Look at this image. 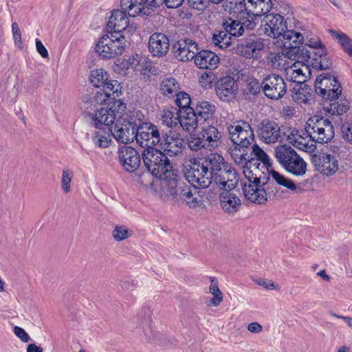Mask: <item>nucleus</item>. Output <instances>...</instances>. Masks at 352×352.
<instances>
[{"label":"nucleus","mask_w":352,"mask_h":352,"mask_svg":"<svg viewBox=\"0 0 352 352\" xmlns=\"http://www.w3.org/2000/svg\"><path fill=\"white\" fill-rule=\"evenodd\" d=\"M212 40L214 45L222 50L227 49L232 44L231 36L225 30L219 31L218 34H214Z\"/></svg>","instance_id":"nucleus-43"},{"label":"nucleus","mask_w":352,"mask_h":352,"mask_svg":"<svg viewBox=\"0 0 352 352\" xmlns=\"http://www.w3.org/2000/svg\"><path fill=\"white\" fill-rule=\"evenodd\" d=\"M220 204L222 209L227 212H237L241 205V199L235 194L222 192L220 195Z\"/></svg>","instance_id":"nucleus-36"},{"label":"nucleus","mask_w":352,"mask_h":352,"mask_svg":"<svg viewBox=\"0 0 352 352\" xmlns=\"http://www.w3.org/2000/svg\"><path fill=\"white\" fill-rule=\"evenodd\" d=\"M164 186L166 188L168 193L171 196H177L179 191V188L186 184L178 179V175L174 174L171 169L168 170L166 174H163Z\"/></svg>","instance_id":"nucleus-35"},{"label":"nucleus","mask_w":352,"mask_h":352,"mask_svg":"<svg viewBox=\"0 0 352 352\" xmlns=\"http://www.w3.org/2000/svg\"><path fill=\"white\" fill-rule=\"evenodd\" d=\"M305 45L309 47L317 49L318 51L314 52V56L311 58V60L308 62L300 60L297 63H301L302 65H305L308 70V78H310L311 76V70L310 66L317 71H322L330 69L332 65V57L327 52V49L324 43L320 40L314 41L311 38L305 43ZM310 60V58L309 59Z\"/></svg>","instance_id":"nucleus-11"},{"label":"nucleus","mask_w":352,"mask_h":352,"mask_svg":"<svg viewBox=\"0 0 352 352\" xmlns=\"http://www.w3.org/2000/svg\"><path fill=\"white\" fill-rule=\"evenodd\" d=\"M265 155H267V153L257 144H254L252 145V151L248 154L250 157H253V155H254V158H257L260 160H262Z\"/></svg>","instance_id":"nucleus-57"},{"label":"nucleus","mask_w":352,"mask_h":352,"mask_svg":"<svg viewBox=\"0 0 352 352\" xmlns=\"http://www.w3.org/2000/svg\"><path fill=\"white\" fill-rule=\"evenodd\" d=\"M321 120L322 116H314L309 118L305 124V129L307 133V136L309 138L310 140H311L313 143L309 144V143H303L297 140L295 138V136L298 135V130L296 128H294L290 134L287 135V140L298 150L303 151L307 153H314L316 149V143H318V141L315 137L312 136L311 133H316L317 128L322 127Z\"/></svg>","instance_id":"nucleus-12"},{"label":"nucleus","mask_w":352,"mask_h":352,"mask_svg":"<svg viewBox=\"0 0 352 352\" xmlns=\"http://www.w3.org/2000/svg\"><path fill=\"white\" fill-rule=\"evenodd\" d=\"M175 112L170 110L164 111V113L162 115V122L164 124H166L167 126L170 128H173V126H177L179 122L178 120H175Z\"/></svg>","instance_id":"nucleus-52"},{"label":"nucleus","mask_w":352,"mask_h":352,"mask_svg":"<svg viewBox=\"0 0 352 352\" xmlns=\"http://www.w3.org/2000/svg\"><path fill=\"white\" fill-rule=\"evenodd\" d=\"M107 94L110 97L116 96L120 97L122 94V86L116 80H111L107 78V80L102 84L101 88L96 91L93 97L89 95H85L83 98V101L86 103L95 104V98L97 95Z\"/></svg>","instance_id":"nucleus-28"},{"label":"nucleus","mask_w":352,"mask_h":352,"mask_svg":"<svg viewBox=\"0 0 352 352\" xmlns=\"http://www.w3.org/2000/svg\"><path fill=\"white\" fill-rule=\"evenodd\" d=\"M14 332L15 335L23 342H28L30 339L29 335L22 327L15 326L14 327Z\"/></svg>","instance_id":"nucleus-58"},{"label":"nucleus","mask_w":352,"mask_h":352,"mask_svg":"<svg viewBox=\"0 0 352 352\" xmlns=\"http://www.w3.org/2000/svg\"><path fill=\"white\" fill-rule=\"evenodd\" d=\"M137 317L140 328L143 329L144 334H146V329H151L153 321L150 309L148 307H143L138 314Z\"/></svg>","instance_id":"nucleus-42"},{"label":"nucleus","mask_w":352,"mask_h":352,"mask_svg":"<svg viewBox=\"0 0 352 352\" xmlns=\"http://www.w3.org/2000/svg\"><path fill=\"white\" fill-rule=\"evenodd\" d=\"M314 91L321 98L322 102L339 99L342 91L338 77L331 72L322 73L317 76L314 82Z\"/></svg>","instance_id":"nucleus-7"},{"label":"nucleus","mask_w":352,"mask_h":352,"mask_svg":"<svg viewBox=\"0 0 352 352\" xmlns=\"http://www.w3.org/2000/svg\"><path fill=\"white\" fill-rule=\"evenodd\" d=\"M261 166L260 160L257 158H254V157H250V155L247 156L246 160L243 165V174L245 176H247V174L250 175L251 173H254L253 170L258 169Z\"/></svg>","instance_id":"nucleus-49"},{"label":"nucleus","mask_w":352,"mask_h":352,"mask_svg":"<svg viewBox=\"0 0 352 352\" xmlns=\"http://www.w3.org/2000/svg\"><path fill=\"white\" fill-rule=\"evenodd\" d=\"M299 87H293L289 90L293 100L298 104H306L309 100L315 98L316 93L311 87L306 83Z\"/></svg>","instance_id":"nucleus-33"},{"label":"nucleus","mask_w":352,"mask_h":352,"mask_svg":"<svg viewBox=\"0 0 352 352\" xmlns=\"http://www.w3.org/2000/svg\"><path fill=\"white\" fill-rule=\"evenodd\" d=\"M113 124L104 125L100 124L97 128L98 131H95L93 134L92 140L96 146L99 148H107L111 142V136L113 130Z\"/></svg>","instance_id":"nucleus-30"},{"label":"nucleus","mask_w":352,"mask_h":352,"mask_svg":"<svg viewBox=\"0 0 352 352\" xmlns=\"http://www.w3.org/2000/svg\"><path fill=\"white\" fill-rule=\"evenodd\" d=\"M274 157L287 173L294 176H303L307 172V162L287 144L277 146L274 148Z\"/></svg>","instance_id":"nucleus-6"},{"label":"nucleus","mask_w":352,"mask_h":352,"mask_svg":"<svg viewBox=\"0 0 352 352\" xmlns=\"http://www.w3.org/2000/svg\"><path fill=\"white\" fill-rule=\"evenodd\" d=\"M118 98L110 97L104 93L96 96L95 104L104 107L97 109L94 113L91 114L95 128H98L100 124H113L117 114L122 113L126 109V103L124 102V100Z\"/></svg>","instance_id":"nucleus-5"},{"label":"nucleus","mask_w":352,"mask_h":352,"mask_svg":"<svg viewBox=\"0 0 352 352\" xmlns=\"http://www.w3.org/2000/svg\"><path fill=\"white\" fill-rule=\"evenodd\" d=\"M217 78L212 72H204L201 76V82L212 85Z\"/></svg>","instance_id":"nucleus-62"},{"label":"nucleus","mask_w":352,"mask_h":352,"mask_svg":"<svg viewBox=\"0 0 352 352\" xmlns=\"http://www.w3.org/2000/svg\"><path fill=\"white\" fill-rule=\"evenodd\" d=\"M178 88L177 81L174 78H166L163 80L161 84V90L164 95L173 94Z\"/></svg>","instance_id":"nucleus-48"},{"label":"nucleus","mask_w":352,"mask_h":352,"mask_svg":"<svg viewBox=\"0 0 352 352\" xmlns=\"http://www.w3.org/2000/svg\"><path fill=\"white\" fill-rule=\"evenodd\" d=\"M226 173L228 175H232L233 178H230L229 176L226 178L223 175H221L218 173H215L214 175V181L217 184H219L221 189L226 191L227 193L236 188L238 184L239 179H237L238 174L235 169L231 166L226 170Z\"/></svg>","instance_id":"nucleus-31"},{"label":"nucleus","mask_w":352,"mask_h":352,"mask_svg":"<svg viewBox=\"0 0 352 352\" xmlns=\"http://www.w3.org/2000/svg\"><path fill=\"white\" fill-rule=\"evenodd\" d=\"M222 27L231 37H239L243 35V29L236 18L228 17L223 19Z\"/></svg>","instance_id":"nucleus-38"},{"label":"nucleus","mask_w":352,"mask_h":352,"mask_svg":"<svg viewBox=\"0 0 352 352\" xmlns=\"http://www.w3.org/2000/svg\"><path fill=\"white\" fill-rule=\"evenodd\" d=\"M342 132L344 138L348 142L352 144V116L342 126Z\"/></svg>","instance_id":"nucleus-53"},{"label":"nucleus","mask_w":352,"mask_h":352,"mask_svg":"<svg viewBox=\"0 0 352 352\" xmlns=\"http://www.w3.org/2000/svg\"><path fill=\"white\" fill-rule=\"evenodd\" d=\"M119 162L123 169L128 173H137L142 170V157L139 152L131 146H124L118 151Z\"/></svg>","instance_id":"nucleus-17"},{"label":"nucleus","mask_w":352,"mask_h":352,"mask_svg":"<svg viewBox=\"0 0 352 352\" xmlns=\"http://www.w3.org/2000/svg\"><path fill=\"white\" fill-rule=\"evenodd\" d=\"M331 34L338 39L342 50L352 58V38L345 33L333 30H331Z\"/></svg>","instance_id":"nucleus-39"},{"label":"nucleus","mask_w":352,"mask_h":352,"mask_svg":"<svg viewBox=\"0 0 352 352\" xmlns=\"http://www.w3.org/2000/svg\"><path fill=\"white\" fill-rule=\"evenodd\" d=\"M188 40L187 38L178 40L173 45V53L174 56L181 61L189 60V57L191 56L188 49Z\"/></svg>","instance_id":"nucleus-37"},{"label":"nucleus","mask_w":352,"mask_h":352,"mask_svg":"<svg viewBox=\"0 0 352 352\" xmlns=\"http://www.w3.org/2000/svg\"><path fill=\"white\" fill-rule=\"evenodd\" d=\"M328 100L327 102H322L324 111L331 116H342L349 109V102L345 98L340 99Z\"/></svg>","instance_id":"nucleus-32"},{"label":"nucleus","mask_w":352,"mask_h":352,"mask_svg":"<svg viewBox=\"0 0 352 352\" xmlns=\"http://www.w3.org/2000/svg\"><path fill=\"white\" fill-rule=\"evenodd\" d=\"M256 283L258 285L262 286L263 287L266 288L267 289H274L276 288L274 283L271 280L259 278L258 280H256Z\"/></svg>","instance_id":"nucleus-63"},{"label":"nucleus","mask_w":352,"mask_h":352,"mask_svg":"<svg viewBox=\"0 0 352 352\" xmlns=\"http://www.w3.org/2000/svg\"><path fill=\"white\" fill-rule=\"evenodd\" d=\"M220 61L219 57L212 51L201 50L195 60L196 66L200 69H214Z\"/></svg>","instance_id":"nucleus-29"},{"label":"nucleus","mask_w":352,"mask_h":352,"mask_svg":"<svg viewBox=\"0 0 352 352\" xmlns=\"http://www.w3.org/2000/svg\"><path fill=\"white\" fill-rule=\"evenodd\" d=\"M12 31L15 45L18 48L22 49L23 45L21 41V31L18 24L15 22L12 24Z\"/></svg>","instance_id":"nucleus-56"},{"label":"nucleus","mask_w":352,"mask_h":352,"mask_svg":"<svg viewBox=\"0 0 352 352\" xmlns=\"http://www.w3.org/2000/svg\"><path fill=\"white\" fill-rule=\"evenodd\" d=\"M133 234L132 230H128L124 226H116L112 234L116 241H123L130 237Z\"/></svg>","instance_id":"nucleus-50"},{"label":"nucleus","mask_w":352,"mask_h":352,"mask_svg":"<svg viewBox=\"0 0 352 352\" xmlns=\"http://www.w3.org/2000/svg\"><path fill=\"white\" fill-rule=\"evenodd\" d=\"M321 125L327 129V135L318 137L317 138L318 143L324 144L330 142L334 137V128L331 122L329 119H324L322 116Z\"/></svg>","instance_id":"nucleus-46"},{"label":"nucleus","mask_w":352,"mask_h":352,"mask_svg":"<svg viewBox=\"0 0 352 352\" xmlns=\"http://www.w3.org/2000/svg\"><path fill=\"white\" fill-rule=\"evenodd\" d=\"M247 182H241V186L245 199L258 205H264L267 201V196L274 193L273 190L266 192L262 184L261 175L256 172L245 176Z\"/></svg>","instance_id":"nucleus-8"},{"label":"nucleus","mask_w":352,"mask_h":352,"mask_svg":"<svg viewBox=\"0 0 352 352\" xmlns=\"http://www.w3.org/2000/svg\"><path fill=\"white\" fill-rule=\"evenodd\" d=\"M211 284L210 292L213 295L210 300V304L214 307L218 306L223 300V294L218 287V281L216 278L210 277Z\"/></svg>","instance_id":"nucleus-45"},{"label":"nucleus","mask_w":352,"mask_h":352,"mask_svg":"<svg viewBox=\"0 0 352 352\" xmlns=\"http://www.w3.org/2000/svg\"><path fill=\"white\" fill-rule=\"evenodd\" d=\"M164 0H122V4L131 11L136 8L138 11L131 12L132 16H151L153 12L164 3Z\"/></svg>","instance_id":"nucleus-21"},{"label":"nucleus","mask_w":352,"mask_h":352,"mask_svg":"<svg viewBox=\"0 0 352 352\" xmlns=\"http://www.w3.org/2000/svg\"><path fill=\"white\" fill-rule=\"evenodd\" d=\"M144 148L142 151L141 156L144 164V169L137 173L138 182L146 186L149 182L147 179L155 177L162 179L163 174L168 172L172 168L170 160L161 150L155 140L151 139V136L148 138L145 142L142 144Z\"/></svg>","instance_id":"nucleus-4"},{"label":"nucleus","mask_w":352,"mask_h":352,"mask_svg":"<svg viewBox=\"0 0 352 352\" xmlns=\"http://www.w3.org/2000/svg\"><path fill=\"white\" fill-rule=\"evenodd\" d=\"M238 88L236 80L231 76H223L215 83L216 94L223 102H230L234 99Z\"/></svg>","instance_id":"nucleus-22"},{"label":"nucleus","mask_w":352,"mask_h":352,"mask_svg":"<svg viewBox=\"0 0 352 352\" xmlns=\"http://www.w3.org/2000/svg\"><path fill=\"white\" fill-rule=\"evenodd\" d=\"M121 9H114L111 11V14L109 17V21L107 24V29L109 33L113 32L115 34H122V32L124 31L129 24V16L136 17L137 16H132L131 12L138 11L136 8H132L130 11L129 8L126 9L122 4L120 1Z\"/></svg>","instance_id":"nucleus-16"},{"label":"nucleus","mask_w":352,"mask_h":352,"mask_svg":"<svg viewBox=\"0 0 352 352\" xmlns=\"http://www.w3.org/2000/svg\"><path fill=\"white\" fill-rule=\"evenodd\" d=\"M192 110L190 111V124L188 129L190 132L186 143L191 151H198L202 148L211 151V148L217 146V142L221 140V135L213 125H205L206 122L212 119L216 111L215 106L207 100H198L192 103Z\"/></svg>","instance_id":"nucleus-2"},{"label":"nucleus","mask_w":352,"mask_h":352,"mask_svg":"<svg viewBox=\"0 0 352 352\" xmlns=\"http://www.w3.org/2000/svg\"><path fill=\"white\" fill-rule=\"evenodd\" d=\"M311 162L315 170L326 176L333 175L338 170V162L336 157L322 151L311 154Z\"/></svg>","instance_id":"nucleus-18"},{"label":"nucleus","mask_w":352,"mask_h":352,"mask_svg":"<svg viewBox=\"0 0 352 352\" xmlns=\"http://www.w3.org/2000/svg\"><path fill=\"white\" fill-rule=\"evenodd\" d=\"M223 6L226 10L232 14V16H235L238 13L247 11L248 8L245 0H225Z\"/></svg>","instance_id":"nucleus-40"},{"label":"nucleus","mask_w":352,"mask_h":352,"mask_svg":"<svg viewBox=\"0 0 352 352\" xmlns=\"http://www.w3.org/2000/svg\"><path fill=\"white\" fill-rule=\"evenodd\" d=\"M72 178V173L69 170L63 171L61 185L63 191L66 193L70 191V183Z\"/></svg>","instance_id":"nucleus-54"},{"label":"nucleus","mask_w":352,"mask_h":352,"mask_svg":"<svg viewBox=\"0 0 352 352\" xmlns=\"http://www.w3.org/2000/svg\"><path fill=\"white\" fill-rule=\"evenodd\" d=\"M259 85V82L256 78H252L250 82L247 84V87L244 89V94L257 96L260 91L262 86Z\"/></svg>","instance_id":"nucleus-51"},{"label":"nucleus","mask_w":352,"mask_h":352,"mask_svg":"<svg viewBox=\"0 0 352 352\" xmlns=\"http://www.w3.org/2000/svg\"><path fill=\"white\" fill-rule=\"evenodd\" d=\"M203 157L194 158L190 169H187L185 177L188 182L197 184L202 188H208L211 184V179L214 177L212 173H209L201 160Z\"/></svg>","instance_id":"nucleus-14"},{"label":"nucleus","mask_w":352,"mask_h":352,"mask_svg":"<svg viewBox=\"0 0 352 352\" xmlns=\"http://www.w3.org/2000/svg\"><path fill=\"white\" fill-rule=\"evenodd\" d=\"M109 74L103 68L91 70L89 77V82L96 88L100 89L102 84L107 80Z\"/></svg>","instance_id":"nucleus-41"},{"label":"nucleus","mask_w":352,"mask_h":352,"mask_svg":"<svg viewBox=\"0 0 352 352\" xmlns=\"http://www.w3.org/2000/svg\"><path fill=\"white\" fill-rule=\"evenodd\" d=\"M120 285L124 290L132 291L137 287L138 283L136 281L129 278L125 280L121 281Z\"/></svg>","instance_id":"nucleus-59"},{"label":"nucleus","mask_w":352,"mask_h":352,"mask_svg":"<svg viewBox=\"0 0 352 352\" xmlns=\"http://www.w3.org/2000/svg\"><path fill=\"white\" fill-rule=\"evenodd\" d=\"M238 122L241 123V125H231L228 127L230 138L234 145L239 146L241 148H248L254 140V130L245 120H239Z\"/></svg>","instance_id":"nucleus-15"},{"label":"nucleus","mask_w":352,"mask_h":352,"mask_svg":"<svg viewBox=\"0 0 352 352\" xmlns=\"http://www.w3.org/2000/svg\"><path fill=\"white\" fill-rule=\"evenodd\" d=\"M203 160L204 165L206 166L208 171L212 174L214 171H221L222 166L225 170L230 166V164L225 162L224 158L217 153H210Z\"/></svg>","instance_id":"nucleus-34"},{"label":"nucleus","mask_w":352,"mask_h":352,"mask_svg":"<svg viewBox=\"0 0 352 352\" xmlns=\"http://www.w3.org/2000/svg\"><path fill=\"white\" fill-rule=\"evenodd\" d=\"M272 7V0H268L259 10L254 11L248 8L247 11L236 14L234 17L238 19L241 23L243 29V34H249V32L253 30L258 23L261 22L262 16L270 12Z\"/></svg>","instance_id":"nucleus-13"},{"label":"nucleus","mask_w":352,"mask_h":352,"mask_svg":"<svg viewBox=\"0 0 352 352\" xmlns=\"http://www.w3.org/2000/svg\"><path fill=\"white\" fill-rule=\"evenodd\" d=\"M176 96L175 104L178 109L175 108L177 114L175 120H179L183 129H188L190 124L188 121L189 122L190 120L189 117L190 111L192 110V103L195 102H192L190 96L184 91H180Z\"/></svg>","instance_id":"nucleus-20"},{"label":"nucleus","mask_w":352,"mask_h":352,"mask_svg":"<svg viewBox=\"0 0 352 352\" xmlns=\"http://www.w3.org/2000/svg\"><path fill=\"white\" fill-rule=\"evenodd\" d=\"M267 1L268 0H245V3L248 4L247 7H248L249 9H258V10H259L261 7L264 6Z\"/></svg>","instance_id":"nucleus-60"},{"label":"nucleus","mask_w":352,"mask_h":352,"mask_svg":"<svg viewBox=\"0 0 352 352\" xmlns=\"http://www.w3.org/2000/svg\"><path fill=\"white\" fill-rule=\"evenodd\" d=\"M260 175H261L262 179L261 186H263L264 188H266V192L270 191V185L268 184L270 177H272L279 186H282L292 191L297 190L296 185L292 179L286 177L274 169H271L270 171L267 172H261Z\"/></svg>","instance_id":"nucleus-27"},{"label":"nucleus","mask_w":352,"mask_h":352,"mask_svg":"<svg viewBox=\"0 0 352 352\" xmlns=\"http://www.w3.org/2000/svg\"><path fill=\"white\" fill-rule=\"evenodd\" d=\"M125 42L124 34L108 32L99 38L95 46V52L103 59L115 58L124 52Z\"/></svg>","instance_id":"nucleus-9"},{"label":"nucleus","mask_w":352,"mask_h":352,"mask_svg":"<svg viewBox=\"0 0 352 352\" xmlns=\"http://www.w3.org/2000/svg\"><path fill=\"white\" fill-rule=\"evenodd\" d=\"M234 146V148L232 150V152L230 153L231 156L236 164L241 165L243 166L248 155L247 151L248 148H241V146Z\"/></svg>","instance_id":"nucleus-47"},{"label":"nucleus","mask_w":352,"mask_h":352,"mask_svg":"<svg viewBox=\"0 0 352 352\" xmlns=\"http://www.w3.org/2000/svg\"><path fill=\"white\" fill-rule=\"evenodd\" d=\"M205 0H189L188 6L197 10H201L206 6L204 5Z\"/></svg>","instance_id":"nucleus-64"},{"label":"nucleus","mask_w":352,"mask_h":352,"mask_svg":"<svg viewBox=\"0 0 352 352\" xmlns=\"http://www.w3.org/2000/svg\"><path fill=\"white\" fill-rule=\"evenodd\" d=\"M263 16L257 34L272 38H282L285 41L280 47L285 57L293 60L308 62L311 52L302 46L305 41L302 34L289 29L286 19L279 14L269 12Z\"/></svg>","instance_id":"nucleus-1"},{"label":"nucleus","mask_w":352,"mask_h":352,"mask_svg":"<svg viewBox=\"0 0 352 352\" xmlns=\"http://www.w3.org/2000/svg\"><path fill=\"white\" fill-rule=\"evenodd\" d=\"M257 133L260 140L266 144L275 143L281 137L278 124L268 118L261 122Z\"/></svg>","instance_id":"nucleus-24"},{"label":"nucleus","mask_w":352,"mask_h":352,"mask_svg":"<svg viewBox=\"0 0 352 352\" xmlns=\"http://www.w3.org/2000/svg\"><path fill=\"white\" fill-rule=\"evenodd\" d=\"M258 36V34H250L238 45V50L242 56L252 58L254 56H256L257 52L263 50V41Z\"/></svg>","instance_id":"nucleus-25"},{"label":"nucleus","mask_w":352,"mask_h":352,"mask_svg":"<svg viewBox=\"0 0 352 352\" xmlns=\"http://www.w3.org/2000/svg\"><path fill=\"white\" fill-rule=\"evenodd\" d=\"M140 60H138V54L132 55L129 56L127 59L118 58L115 65L118 69L125 70L129 68H135L139 65Z\"/></svg>","instance_id":"nucleus-44"},{"label":"nucleus","mask_w":352,"mask_h":352,"mask_svg":"<svg viewBox=\"0 0 352 352\" xmlns=\"http://www.w3.org/2000/svg\"><path fill=\"white\" fill-rule=\"evenodd\" d=\"M113 137L118 142L128 144L136 140L140 146L150 137L158 135L157 126L143 121L135 114H122L114 121Z\"/></svg>","instance_id":"nucleus-3"},{"label":"nucleus","mask_w":352,"mask_h":352,"mask_svg":"<svg viewBox=\"0 0 352 352\" xmlns=\"http://www.w3.org/2000/svg\"><path fill=\"white\" fill-rule=\"evenodd\" d=\"M179 189L177 196L190 208H195L201 206L203 202V195L201 194V190L199 187L188 182Z\"/></svg>","instance_id":"nucleus-23"},{"label":"nucleus","mask_w":352,"mask_h":352,"mask_svg":"<svg viewBox=\"0 0 352 352\" xmlns=\"http://www.w3.org/2000/svg\"><path fill=\"white\" fill-rule=\"evenodd\" d=\"M262 90L266 97L278 100L281 98L287 91V86L283 78L278 74H270L262 82Z\"/></svg>","instance_id":"nucleus-19"},{"label":"nucleus","mask_w":352,"mask_h":352,"mask_svg":"<svg viewBox=\"0 0 352 352\" xmlns=\"http://www.w3.org/2000/svg\"><path fill=\"white\" fill-rule=\"evenodd\" d=\"M36 48L37 52L44 58H49V53L46 47L44 46L41 41L38 38H36Z\"/></svg>","instance_id":"nucleus-61"},{"label":"nucleus","mask_w":352,"mask_h":352,"mask_svg":"<svg viewBox=\"0 0 352 352\" xmlns=\"http://www.w3.org/2000/svg\"><path fill=\"white\" fill-rule=\"evenodd\" d=\"M158 135L155 137L150 135L151 139L155 140L157 146H158L166 157H176L182 153L183 149L185 148L184 139L172 129L168 131L160 130L157 127Z\"/></svg>","instance_id":"nucleus-10"},{"label":"nucleus","mask_w":352,"mask_h":352,"mask_svg":"<svg viewBox=\"0 0 352 352\" xmlns=\"http://www.w3.org/2000/svg\"><path fill=\"white\" fill-rule=\"evenodd\" d=\"M169 38L164 33L154 32L149 38L148 50L153 56L163 57L168 52Z\"/></svg>","instance_id":"nucleus-26"},{"label":"nucleus","mask_w":352,"mask_h":352,"mask_svg":"<svg viewBox=\"0 0 352 352\" xmlns=\"http://www.w3.org/2000/svg\"><path fill=\"white\" fill-rule=\"evenodd\" d=\"M188 49L189 50L190 56L189 60L194 59L195 60L196 58L199 53H201V50L199 48L198 44L192 39L188 38Z\"/></svg>","instance_id":"nucleus-55"}]
</instances>
